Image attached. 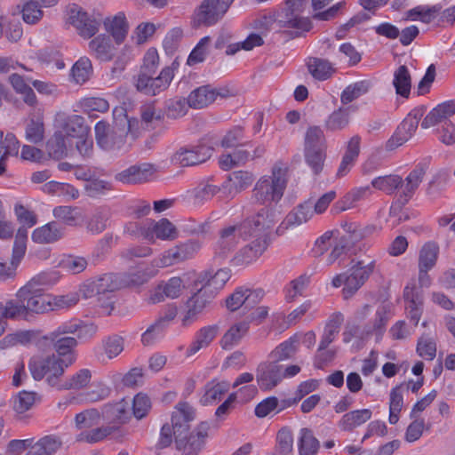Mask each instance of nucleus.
<instances>
[{
	"label": "nucleus",
	"instance_id": "nucleus-1",
	"mask_svg": "<svg viewBox=\"0 0 455 455\" xmlns=\"http://www.w3.org/2000/svg\"><path fill=\"white\" fill-rule=\"evenodd\" d=\"M195 418L196 411L188 403H179L172 415V426L164 424L161 428L157 446L161 449L166 448L174 438L176 448L183 455H196L205 444L210 425L202 421L194 432L189 433V423Z\"/></svg>",
	"mask_w": 455,
	"mask_h": 455
},
{
	"label": "nucleus",
	"instance_id": "nucleus-2",
	"mask_svg": "<svg viewBox=\"0 0 455 455\" xmlns=\"http://www.w3.org/2000/svg\"><path fill=\"white\" fill-rule=\"evenodd\" d=\"M45 274L32 278L25 286L18 290L17 295L23 299L28 315L29 312L44 314L49 311L69 307L78 301L76 294L52 296L45 293L41 286L46 284Z\"/></svg>",
	"mask_w": 455,
	"mask_h": 455
},
{
	"label": "nucleus",
	"instance_id": "nucleus-3",
	"mask_svg": "<svg viewBox=\"0 0 455 455\" xmlns=\"http://www.w3.org/2000/svg\"><path fill=\"white\" fill-rule=\"evenodd\" d=\"M284 194V164L275 163L271 168L269 174L261 176L255 183L252 189L253 200L262 205L263 209L273 210L275 213V220L281 214L276 206L282 200Z\"/></svg>",
	"mask_w": 455,
	"mask_h": 455
},
{
	"label": "nucleus",
	"instance_id": "nucleus-4",
	"mask_svg": "<svg viewBox=\"0 0 455 455\" xmlns=\"http://www.w3.org/2000/svg\"><path fill=\"white\" fill-rule=\"evenodd\" d=\"M426 168V164H419L409 173L404 181L401 176L396 174L379 176L371 180V186L387 195H393L398 188H401L398 202L404 205L412 197L422 182Z\"/></svg>",
	"mask_w": 455,
	"mask_h": 455
},
{
	"label": "nucleus",
	"instance_id": "nucleus-5",
	"mask_svg": "<svg viewBox=\"0 0 455 455\" xmlns=\"http://www.w3.org/2000/svg\"><path fill=\"white\" fill-rule=\"evenodd\" d=\"M73 364V359H61L55 354L33 357L28 362V369L35 380L45 379L52 388L59 390L66 370Z\"/></svg>",
	"mask_w": 455,
	"mask_h": 455
},
{
	"label": "nucleus",
	"instance_id": "nucleus-6",
	"mask_svg": "<svg viewBox=\"0 0 455 455\" xmlns=\"http://www.w3.org/2000/svg\"><path fill=\"white\" fill-rule=\"evenodd\" d=\"M198 248L199 245L197 243L189 241L164 251L158 258L152 260L151 269L148 271L143 269L142 275L137 278H132L131 283L139 284L147 282L156 274L157 268L170 267L179 261L187 259L190 258Z\"/></svg>",
	"mask_w": 455,
	"mask_h": 455
},
{
	"label": "nucleus",
	"instance_id": "nucleus-7",
	"mask_svg": "<svg viewBox=\"0 0 455 455\" xmlns=\"http://www.w3.org/2000/svg\"><path fill=\"white\" fill-rule=\"evenodd\" d=\"M284 342L280 343L269 355L268 363L257 375V382L262 390H270L280 383L284 376Z\"/></svg>",
	"mask_w": 455,
	"mask_h": 455
},
{
	"label": "nucleus",
	"instance_id": "nucleus-8",
	"mask_svg": "<svg viewBox=\"0 0 455 455\" xmlns=\"http://www.w3.org/2000/svg\"><path fill=\"white\" fill-rule=\"evenodd\" d=\"M275 213L273 210L261 209L256 215L244 220L243 222L234 225L240 239L246 240L250 237L267 238L265 231L275 223Z\"/></svg>",
	"mask_w": 455,
	"mask_h": 455
},
{
	"label": "nucleus",
	"instance_id": "nucleus-9",
	"mask_svg": "<svg viewBox=\"0 0 455 455\" xmlns=\"http://www.w3.org/2000/svg\"><path fill=\"white\" fill-rule=\"evenodd\" d=\"M215 144L212 137H204L196 146L180 148L172 156V163L183 167L204 163L212 156Z\"/></svg>",
	"mask_w": 455,
	"mask_h": 455
},
{
	"label": "nucleus",
	"instance_id": "nucleus-10",
	"mask_svg": "<svg viewBox=\"0 0 455 455\" xmlns=\"http://www.w3.org/2000/svg\"><path fill=\"white\" fill-rule=\"evenodd\" d=\"M228 9V5L218 0H204L194 12L192 26L212 27L222 20Z\"/></svg>",
	"mask_w": 455,
	"mask_h": 455
},
{
	"label": "nucleus",
	"instance_id": "nucleus-11",
	"mask_svg": "<svg viewBox=\"0 0 455 455\" xmlns=\"http://www.w3.org/2000/svg\"><path fill=\"white\" fill-rule=\"evenodd\" d=\"M376 260L371 257L353 259L352 266L347 271V293L354 295L374 272Z\"/></svg>",
	"mask_w": 455,
	"mask_h": 455
},
{
	"label": "nucleus",
	"instance_id": "nucleus-12",
	"mask_svg": "<svg viewBox=\"0 0 455 455\" xmlns=\"http://www.w3.org/2000/svg\"><path fill=\"white\" fill-rule=\"evenodd\" d=\"M66 12L68 23L76 28L82 37L91 38L99 31L100 20L89 16L79 5L69 4Z\"/></svg>",
	"mask_w": 455,
	"mask_h": 455
},
{
	"label": "nucleus",
	"instance_id": "nucleus-13",
	"mask_svg": "<svg viewBox=\"0 0 455 455\" xmlns=\"http://www.w3.org/2000/svg\"><path fill=\"white\" fill-rule=\"evenodd\" d=\"M154 74L139 73L136 81V88L139 92L155 96L166 90L173 79V69L164 68L156 77Z\"/></svg>",
	"mask_w": 455,
	"mask_h": 455
},
{
	"label": "nucleus",
	"instance_id": "nucleus-14",
	"mask_svg": "<svg viewBox=\"0 0 455 455\" xmlns=\"http://www.w3.org/2000/svg\"><path fill=\"white\" fill-rule=\"evenodd\" d=\"M214 298V292L207 291V288L201 285V288L186 302L182 324L188 325L195 322L198 315L212 302Z\"/></svg>",
	"mask_w": 455,
	"mask_h": 455
},
{
	"label": "nucleus",
	"instance_id": "nucleus-15",
	"mask_svg": "<svg viewBox=\"0 0 455 455\" xmlns=\"http://www.w3.org/2000/svg\"><path fill=\"white\" fill-rule=\"evenodd\" d=\"M254 176L248 171H235L229 173L222 183L223 199H232L237 194L248 188L253 182Z\"/></svg>",
	"mask_w": 455,
	"mask_h": 455
},
{
	"label": "nucleus",
	"instance_id": "nucleus-16",
	"mask_svg": "<svg viewBox=\"0 0 455 455\" xmlns=\"http://www.w3.org/2000/svg\"><path fill=\"white\" fill-rule=\"evenodd\" d=\"M228 90L214 88L210 84L202 85L193 90L188 96L189 108L201 109L213 103L218 97L228 96Z\"/></svg>",
	"mask_w": 455,
	"mask_h": 455
},
{
	"label": "nucleus",
	"instance_id": "nucleus-17",
	"mask_svg": "<svg viewBox=\"0 0 455 455\" xmlns=\"http://www.w3.org/2000/svg\"><path fill=\"white\" fill-rule=\"evenodd\" d=\"M156 172V168L148 163H142L128 167L117 172L115 180L123 184H140L149 181Z\"/></svg>",
	"mask_w": 455,
	"mask_h": 455
},
{
	"label": "nucleus",
	"instance_id": "nucleus-18",
	"mask_svg": "<svg viewBox=\"0 0 455 455\" xmlns=\"http://www.w3.org/2000/svg\"><path fill=\"white\" fill-rule=\"evenodd\" d=\"M118 279L119 276L117 275L106 274L95 281L84 283L81 288V291L85 298H91L94 295L109 294L115 290L119 289ZM107 299H110L111 297L107 295Z\"/></svg>",
	"mask_w": 455,
	"mask_h": 455
},
{
	"label": "nucleus",
	"instance_id": "nucleus-19",
	"mask_svg": "<svg viewBox=\"0 0 455 455\" xmlns=\"http://www.w3.org/2000/svg\"><path fill=\"white\" fill-rule=\"evenodd\" d=\"M27 239V230L20 228L15 236L12 259L9 263L7 272L3 270L4 265L0 263V280H6L14 276L16 269L26 253Z\"/></svg>",
	"mask_w": 455,
	"mask_h": 455
},
{
	"label": "nucleus",
	"instance_id": "nucleus-20",
	"mask_svg": "<svg viewBox=\"0 0 455 455\" xmlns=\"http://www.w3.org/2000/svg\"><path fill=\"white\" fill-rule=\"evenodd\" d=\"M268 246L267 239L258 237L252 242L243 246L234 256L232 262L234 266H247L255 262L267 250Z\"/></svg>",
	"mask_w": 455,
	"mask_h": 455
},
{
	"label": "nucleus",
	"instance_id": "nucleus-21",
	"mask_svg": "<svg viewBox=\"0 0 455 455\" xmlns=\"http://www.w3.org/2000/svg\"><path fill=\"white\" fill-rule=\"evenodd\" d=\"M183 288L184 283L180 277H171L154 289L148 298V301L151 304H156L164 300L165 298L177 299L181 294Z\"/></svg>",
	"mask_w": 455,
	"mask_h": 455
},
{
	"label": "nucleus",
	"instance_id": "nucleus-22",
	"mask_svg": "<svg viewBox=\"0 0 455 455\" xmlns=\"http://www.w3.org/2000/svg\"><path fill=\"white\" fill-rule=\"evenodd\" d=\"M177 236V228L168 219L162 218L159 220L148 219V233H146V240L169 241L174 240Z\"/></svg>",
	"mask_w": 455,
	"mask_h": 455
},
{
	"label": "nucleus",
	"instance_id": "nucleus-23",
	"mask_svg": "<svg viewBox=\"0 0 455 455\" xmlns=\"http://www.w3.org/2000/svg\"><path fill=\"white\" fill-rule=\"evenodd\" d=\"M230 277L231 271L227 267L220 268L214 274L210 271H206L197 277L195 284L196 286L200 284L204 288H207V291L214 292V296L216 297L219 291L225 286Z\"/></svg>",
	"mask_w": 455,
	"mask_h": 455
},
{
	"label": "nucleus",
	"instance_id": "nucleus-24",
	"mask_svg": "<svg viewBox=\"0 0 455 455\" xmlns=\"http://www.w3.org/2000/svg\"><path fill=\"white\" fill-rule=\"evenodd\" d=\"M65 228L57 221H50L36 228L32 233V240L36 243L47 244L59 241L64 235Z\"/></svg>",
	"mask_w": 455,
	"mask_h": 455
},
{
	"label": "nucleus",
	"instance_id": "nucleus-25",
	"mask_svg": "<svg viewBox=\"0 0 455 455\" xmlns=\"http://www.w3.org/2000/svg\"><path fill=\"white\" fill-rule=\"evenodd\" d=\"M230 385L227 380L212 379L204 387V394L200 398L202 405H212L219 403L229 390Z\"/></svg>",
	"mask_w": 455,
	"mask_h": 455
},
{
	"label": "nucleus",
	"instance_id": "nucleus-26",
	"mask_svg": "<svg viewBox=\"0 0 455 455\" xmlns=\"http://www.w3.org/2000/svg\"><path fill=\"white\" fill-rule=\"evenodd\" d=\"M239 235L235 227L228 226L220 232V237L214 245V253L220 258L227 257L237 245Z\"/></svg>",
	"mask_w": 455,
	"mask_h": 455
},
{
	"label": "nucleus",
	"instance_id": "nucleus-27",
	"mask_svg": "<svg viewBox=\"0 0 455 455\" xmlns=\"http://www.w3.org/2000/svg\"><path fill=\"white\" fill-rule=\"evenodd\" d=\"M103 25L117 44H122L126 38L129 24L124 12H119L112 17L106 18L103 20Z\"/></svg>",
	"mask_w": 455,
	"mask_h": 455
},
{
	"label": "nucleus",
	"instance_id": "nucleus-28",
	"mask_svg": "<svg viewBox=\"0 0 455 455\" xmlns=\"http://www.w3.org/2000/svg\"><path fill=\"white\" fill-rule=\"evenodd\" d=\"M68 140V138L78 139L84 137L91 132V129L85 124L84 118L79 115L67 116L58 129Z\"/></svg>",
	"mask_w": 455,
	"mask_h": 455
},
{
	"label": "nucleus",
	"instance_id": "nucleus-29",
	"mask_svg": "<svg viewBox=\"0 0 455 455\" xmlns=\"http://www.w3.org/2000/svg\"><path fill=\"white\" fill-rule=\"evenodd\" d=\"M32 443L26 455H53L61 446V439L55 435H44L35 442V438H31Z\"/></svg>",
	"mask_w": 455,
	"mask_h": 455
},
{
	"label": "nucleus",
	"instance_id": "nucleus-30",
	"mask_svg": "<svg viewBox=\"0 0 455 455\" xmlns=\"http://www.w3.org/2000/svg\"><path fill=\"white\" fill-rule=\"evenodd\" d=\"M219 331L217 324L208 325L198 330L195 335L194 340L187 349L188 357L196 354L200 349L208 347L215 339Z\"/></svg>",
	"mask_w": 455,
	"mask_h": 455
},
{
	"label": "nucleus",
	"instance_id": "nucleus-31",
	"mask_svg": "<svg viewBox=\"0 0 455 455\" xmlns=\"http://www.w3.org/2000/svg\"><path fill=\"white\" fill-rule=\"evenodd\" d=\"M77 107L90 118H97L99 114H104L109 110L108 101L100 96L83 97L77 102Z\"/></svg>",
	"mask_w": 455,
	"mask_h": 455
},
{
	"label": "nucleus",
	"instance_id": "nucleus-32",
	"mask_svg": "<svg viewBox=\"0 0 455 455\" xmlns=\"http://www.w3.org/2000/svg\"><path fill=\"white\" fill-rule=\"evenodd\" d=\"M455 114V101H446L433 108L421 123L422 128H429L438 123L444 124L448 118Z\"/></svg>",
	"mask_w": 455,
	"mask_h": 455
},
{
	"label": "nucleus",
	"instance_id": "nucleus-33",
	"mask_svg": "<svg viewBox=\"0 0 455 455\" xmlns=\"http://www.w3.org/2000/svg\"><path fill=\"white\" fill-rule=\"evenodd\" d=\"M371 415L370 409L355 410L344 414L338 425L341 430L350 432L367 422Z\"/></svg>",
	"mask_w": 455,
	"mask_h": 455
},
{
	"label": "nucleus",
	"instance_id": "nucleus-34",
	"mask_svg": "<svg viewBox=\"0 0 455 455\" xmlns=\"http://www.w3.org/2000/svg\"><path fill=\"white\" fill-rule=\"evenodd\" d=\"M0 314L6 320L27 319L28 317L25 302L17 294L14 299H8L4 303L0 302Z\"/></svg>",
	"mask_w": 455,
	"mask_h": 455
},
{
	"label": "nucleus",
	"instance_id": "nucleus-35",
	"mask_svg": "<svg viewBox=\"0 0 455 455\" xmlns=\"http://www.w3.org/2000/svg\"><path fill=\"white\" fill-rule=\"evenodd\" d=\"M92 379V372L89 369H80L71 376L62 379L58 391L80 390L88 386Z\"/></svg>",
	"mask_w": 455,
	"mask_h": 455
},
{
	"label": "nucleus",
	"instance_id": "nucleus-36",
	"mask_svg": "<svg viewBox=\"0 0 455 455\" xmlns=\"http://www.w3.org/2000/svg\"><path fill=\"white\" fill-rule=\"evenodd\" d=\"M314 212L310 202H304L286 214V229L306 223L312 218Z\"/></svg>",
	"mask_w": 455,
	"mask_h": 455
},
{
	"label": "nucleus",
	"instance_id": "nucleus-37",
	"mask_svg": "<svg viewBox=\"0 0 455 455\" xmlns=\"http://www.w3.org/2000/svg\"><path fill=\"white\" fill-rule=\"evenodd\" d=\"M312 28V22L308 18L294 16L286 20V41L305 36Z\"/></svg>",
	"mask_w": 455,
	"mask_h": 455
},
{
	"label": "nucleus",
	"instance_id": "nucleus-38",
	"mask_svg": "<svg viewBox=\"0 0 455 455\" xmlns=\"http://www.w3.org/2000/svg\"><path fill=\"white\" fill-rule=\"evenodd\" d=\"M55 219L62 223L70 226H79L83 220V214L76 207L60 205L52 210Z\"/></svg>",
	"mask_w": 455,
	"mask_h": 455
},
{
	"label": "nucleus",
	"instance_id": "nucleus-39",
	"mask_svg": "<svg viewBox=\"0 0 455 455\" xmlns=\"http://www.w3.org/2000/svg\"><path fill=\"white\" fill-rule=\"evenodd\" d=\"M115 427L111 426H96L91 429H85L76 435V441L86 443H96L105 440L112 435Z\"/></svg>",
	"mask_w": 455,
	"mask_h": 455
},
{
	"label": "nucleus",
	"instance_id": "nucleus-40",
	"mask_svg": "<svg viewBox=\"0 0 455 455\" xmlns=\"http://www.w3.org/2000/svg\"><path fill=\"white\" fill-rule=\"evenodd\" d=\"M249 330V323L239 322L233 324L223 335L220 340L224 349H230L236 345Z\"/></svg>",
	"mask_w": 455,
	"mask_h": 455
},
{
	"label": "nucleus",
	"instance_id": "nucleus-41",
	"mask_svg": "<svg viewBox=\"0 0 455 455\" xmlns=\"http://www.w3.org/2000/svg\"><path fill=\"white\" fill-rule=\"evenodd\" d=\"M307 68L312 76L320 81L329 79L336 71L329 60L319 58L310 59Z\"/></svg>",
	"mask_w": 455,
	"mask_h": 455
},
{
	"label": "nucleus",
	"instance_id": "nucleus-42",
	"mask_svg": "<svg viewBox=\"0 0 455 455\" xmlns=\"http://www.w3.org/2000/svg\"><path fill=\"white\" fill-rule=\"evenodd\" d=\"M327 150V142L323 131L319 126H310L305 134L304 151Z\"/></svg>",
	"mask_w": 455,
	"mask_h": 455
},
{
	"label": "nucleus",
	"instance_id": "nucleus-43",
	"mask_svg": "<svg viewBox=\"0 0 455 455\" xmlns=\"http://www.w3.org/2000/svg\"><path fill=\"white\" fill-rule=\"evenodd\" d=\"M89 47L97 59L104 61L112 59V45L109 36L100 35L94 37L89 43Z\"/></svg>",
	"mask_w": 455,
	"mask_h": 455
},
{
	"label": "nucleus",
	"instance_id": "nucleus-44",
	"mask_svg": "<svg viewBox=\"0 0 455 455\" xmlns=\"http://www.w3.org/2000/svg\"><path fill=\"white\" fill-rule=\"evenodd\" d=\"M393 84L398 95L408 98L411 88V78L408 68L400 66L394 74Z\"/></svg>",
	"mask_w": 455,
	"mask_h": 455
},
{
	"label": "nucleus",
	"instance_id": "nucleus-45",
	"mask_svg": "<svg viewBox=\"0 0 455 455\" xmlns=\"http://www.w3.org/2000/svg\"><path fill=\"white\" fill-rule=\"evenodd\" d=\"M255 28L266 32H282L284 28V22L281 13H271L264 15L255 20Z\"/></svg>",
	"mask_w": 455,
	"mask_h": 455
},
{
	"label": "nucleus",
	"instance_id": "nucleus-46",
	"mask_svg": "<svg viewBox=\"0 0 455 455\" xmlns=\"http://www.w3.org/2000/svg\"><path fill=\"white\" fill-rule=\"evenodd\" d=\"M164 116V111L156 108L155 102L143 104L140 108L141 122L146 129L155 128V124L162 122Z\"/></svg>",
	"mask_w": 455,
	"mask_h": 455
},
{
	"label": "nucleus",
	"instance_id": "nucleus-47",
	"mask_svg": "<svg viewBox=\"0 0 455 455\" xmlns=\"http://www.w3.org/2000/svg\"><path fill=\"white\" fill-rule=\"evenodd\" d=\"M251 297H258V293L250 289L239 287L226 299V306L231 311H235L243 305L247 307Z\"/></svg>",
	"mask_w": 455,
	"mask_h": 455
},
{
	"label": "nucleus",
	"instance_id": "nucleus-48",
	"mask_svg": "<svg viewBox=\"0 0 455 455\" xmlns=\"http://www.w3.org/2000/svg\"><path fill=\"white\" fill-rule=\"evenodd\" d=\"M110 212L107 209L96 210L86 220V229L95 235L103 232L108 226Z\"/></svg>",
	"mask_w": 455,
	"mask_h": 455
},
{
	"label": "nucleus",
	"instance_id": "nucleus-49",
	"mask_svg": "<svg viewBox=\"0 0 455 455\" xmlns=\"http://www.w3.org/2000/svg\"><path fill=\"white\" fill-rule=\"evenodd\" d=\"M100 421L101 414L97 409L84 410L77 413L75 418L76 427L80 430V432L100 425Z\"/></svg>",
	"mask_w": 455,
	"mask_h": 455
},
{
	"label": "nucleus",
	"instance_id": "nucleus-50",
	"mask_svg": "<svg viewBox=\"0 0 455 455\" xmlns=\"http://www.w3.org/2000/svg\"><path fill=\"white\" fill-rule=\"evenodd\" d=\"M439 246L435 242L426 243L419 251V267L432 269L437 261Z\"/></svg>",
	"mask_w": 455,
	"mask_h": 455
},
{
	"label": "nucleus",
	"instance_id": "nucleus-51",
	"mask_svg": "<svg viewBox=\"0 0 455 455\" xmlns=\"http://www.w3.org/2000/svg\"><path fill=\"white\" fill-rule=\"evenodd\" d=\"M371 87V83L369 80H362L349 84L342 92L340 100L343 104H348L362 95L367 93Z\"/></svg>",
	"mask_w": 455,
	"mask_h": 455
},
{
	"label": "nucleus",
	"instance_id": "nucleus-52",
	"mask_svg": "<svg viewBox=\"0 0 455 455\" xmlns=\"http://www.w3.org/2000/svg\"><path fill=\"white\" fill-rule=\"evenodd\" d=\"M68 139L57 130L46 143V149L49 156L55 159L62 158L67 155Z\"/></svg>",
	"mask_w": 455,
	"mask_h": 455
},
{
	"label": "nucleus",
	"instance_id": "nucleus-53",
	"mask_svg": "<svg viewBox=\"0 0 455 455\" xmlns=\"http://www.w3.org/2000/svg\"><path fill=\"white\" fill-rule=\"evenodd\" d=\"M37 400H40L37 393L22 390L13 397L12 408L17 413L22 414L30 410Z\"/></svg>",
	"mask_w": 455,
	"mask_h": 455
},
{
	"label": "nucleus",
	"instance_id": "nucleus-54",
	"mask_svg": "<svg viewBox=\"0 0 455 455\" xmlns=\"http://www.w3.org/2000/svg\"><path fill=\"white\" fill-rule=\"evenodd\" d=\"M53 347L56 351V355L61 359H73V363L76 362V355L74 348L77 346V341L73 337L57 338L54 340Z\"/></svg>",
	"mask_w": 455,
	"mask_h": 455
},
{
	"label": "nucleus",
	"instance_id": "nucleus-55",
	"mask_svg": "<svg viewBox=\"0 0 455 455\" xmlns=\"http://www.w3.org/2000/svg\"><path fill=\"white\" fill-rule=\"evenodd\" d=\"M319 441L314 436L312 430L302 428L299 440V455H316Z\"/></svg>",
	"mask_w": 455,
	"mask_h": 455
},
{
	"label": "nucleus",
	"instance_id": "nucleus-56",
	"mask_svg": "<svg viewBox=\"0 0 455 455\" xmlns=\"http://www.w3.org/2000/svg\"><path fill=\"white\" fill-rule=\"evenodd\" d=\"M92 73L91 60L83 57L80 58L72 67L71 75L76 84H83L89 80Z\"/></svg>",
	"mask_w": 455,
	"mask_h": 455
},
{
	"label": "nucleus",
	"instance_id": "nucleus-57",
	"mask_svg": "<svg viewBox=\"0 0 455 455\" xmlns=\"http://www.w3.org/2000/svg\"><path fill=\"white\" fill-rule=\"evenodd\" d=\"M390 319L389 309L387 306H380L378 307L375 318L373 320L371 329L367 331V333H374L377 339H381L386 331V326Z\"/></svg>",
	"mask_w": 455,
	"mask_h": 455
},
{
	"label": "nucleus",
	"instance_id": "nucleus-58",
	"mask_svg": "<svg viewBox=\"0 0 455 455\" xmlns=\"http://www.w3.org/2000/svg\"><path fill=\"white\" fill-rule=\"evenodd\" d=\"M306 164L309 166L314 175H319L324 166L326 150H306L304 151Z\"/></svg>",
	"mask_w": 455,
	"mask_h": 455
},
{
	"label": "nucleus",
	"instance_id": "nucleus-59",
	"mask_svg": "<svg viewBox=\"0 0 455 455\" xmlns=\"http://www.w3.org/2000/svg\"><path fill=\"white\" fill-rule=\"evenodd\" d=\"M25 139L33 144H38L44 140V125L41 118L29 121L25 129Z\"/></svg>",
	"mask_w": 455,
	"mask_h": 455
},
{
	"label": "nucleus",
	"instance_id": "nucleus-60",
	"mask_svg": "<svg viewBox=\"0 0 455 455\" xmlns=\"http://www.w3.org/2000/svg\"><path fill=\"white\" fill-rule=\"evenodd\" d=\"M152 403L149 396L144 393H138L132 399V414L137 419L145 418L150 411Z\"/></svg>",
	"mask_w": 455,
	"mask_h": 455
},
{
	"label": "nucleus",
	"instance_id": "nucleus-61",
	"mask_svg": "<svg viewBox=\"0 0 455 455\" xmlns=\"http://www.w3.org/2000/svg\"><path fill=\"white\" fill-rule=\"evenodd\" d=\"M210 42L211 38L208 36H204L199 40L187 59V64L188 66H194L204 61Z\"/></svg>",
	"mask_w": 455,
	"mask_h": 455
},
{
	"label": "nucleus",
	"instance_id": "nucleus-62",
	"mask_svg": "<svg viewBox=\"0 0 455 455\" xmlns=\"http://www.w3.org/2000/svg\"><path fill=\"white\" fill-rule=\"evenodd\" d=\"M21 12L23 20L28 24H35L43 17V11L36 0H25Z\"/></svg>",
	"mask_w": 455,
	"mask_h": 455
},
{
	"label": "nucleus",
	"instance_id": "nucleus-63",
	"mask_svg": "<svg viewBox=\"0 0 455 455\" xmlns=\"http://www.w3.org/2000/svg\"><path fill=\"white\" fill-rule=\"evenodd\" d=\"M124 339L118 335L109 336L102 340L104 353L108 359H113L124 350Z\"/></svg>",
	"mask_w": 455,
	"mask_h": 455
},
{
	"label": "nucleus",
	"instance_id": "nucleus-64",
	"mask_svg": "<svg viewBox=\"0 0 455 455\" xmlns=\"http://www.w3.org/2000/svg\"><path fill=\"white\" fill-rule=\"evenodd\" d=\"M86 266L87 260L84 258L72 255L64 257L60 262V267L70 274H79Z\"/></svg>",
	"mask_w": 455,
	"mask_h": 455
}]
</instances>
